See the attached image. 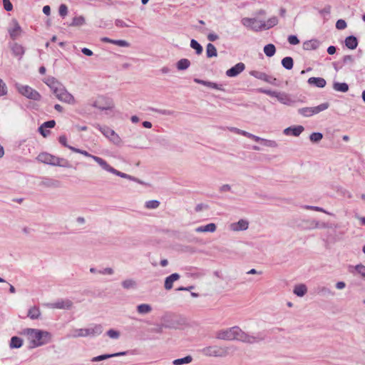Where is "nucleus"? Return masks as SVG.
<instances>
[{
	"label": "nucleus",
	"instance_id": "16",
	"mask_svg": "<svg viewBox=\"0 0 365 365\" xmlns=\"http://www.w3.org/2000/svg\"><path fill=\"white\" fill-rule=\"evenodd\" d=\"M180 276L178 273H173L165 279L164 287L166 290H170L173 287V283L180 279Z\"/></svg>",
	"mask_w": 365,
	"mask_h": 365
},
{
	"label": "nucleus",
	"instance_id": "17",
	"mask_svg": "<svg viewBox=\"0 0 365 365\" xmlns=\"http://www.w3.org/2000/svg\"><path fill=\"white\" fill-rule=\"evenodd\" d=\"M249 227V222L247 220L241 219L238 222L232 223L231 228L234 231H245Z\"/></svg>",
	"mask_w": 365,
	"mask_h": 365
},
{
	"label": "nucleus",
	"instance_id": "30",
	"mask_svg": "<svg viewBox=\"0 0 365 365\" xmlns=\"http://www.w3.org/2000/svg\"><path fill=\"white\" fill-rule=\"evenodd\" d=\"M307 292V287L304 284H299L294 287L293 292L297 297H303L306 294Z\"/></svg>",
	"mask_w": 365,
	"mask_h": 365
},
{
	"label": "nucleus",
	"instance_id": "20",
	"mask_svg": "<svg viewBox=\"0 0 365 365\" xmlns=\"http://www.w3.org/2000/svg\"><path fill=\"white\" fill-rule=\"evenodd\" d=\"M344 43L349 49L354 50L358 46L359 40L355 36L350 35L346 37Z\"/></svg>",
	"mask_w": 365,
	"mask_h": 365
},
{
	"label": "nucleus",
	"instance_id": "35",
	"mask_svg": "<svg viewBox=\"0 0 365 365\" xmlns=\"http://www.w3.org/2000/svg\"><path fill=\"white\" fill-rule=\"evenodd\" d=\"M192 360V356L190 355H187L182 358L174 359L172 363L173 365H183L191 363Z\"/></svg>",
	"mask_w": 365,
	"mask_h": 365
},
{
	"label": "nucleus",
	"instance_id": "7",
	"mask_svg": "<svg viewBox=\"0 0 365 365\" xmlns=\"http://www.w3.org/2000/svg\"><path fill=\"white\" fill-rule=\"evenodd\" d=\"M76 332V336H96L103 332V327L101 324H96L93 327L78 329Z\"/></svg>",
	"mask_w": 365,
	"mask_h": 365
},
{
	"label": "nucleus",
	"instance_id": "23",
	"mask_svg": "<svg viewBox=\"0 0 365 365\" xmlns=\"http://www.w3.org/2000/svg\"><path fill=\"white\" fill-rule=\"evenodd\" d=\"M92 106L101 110H108L113 109V108L114 107V104L111 101H106V104L104 105L101 104L99 101H96L93 102Z\"/></svg>",
	"mask_w": 365,
	"mask_h": 365
},
{
	"label": "nucleus",
	"instance_id": "52",
	"mask_svg": "<svg viewBox=\"0 0 365 365\" xmlns=\"http://www.w3.org/2000/svg\"><path fill=\"white\" fill-rule=\"evenodd\" d=\"M108 139L115 145L120 146L122 145V140L115 132V134L111 135Z\"/></svg>",
	"mask_w": 365,
	"mask_h": 365
},
{
	"label": "nucleus",
	"instance_id": "15",
	"mask_svg": "<svg viewBox=\"0 0 365 365\" xmlns=\"http://www.w3.org/2000/svg\"><path fill=\"white\" fill-rule=\"evenodd\" d=\"M275 98L282 104L286 106H291L294 101L291 98L289 94L285 92H278Z\"/></svg>",
	"mask_w": 365,
	"mask_h": 365
},
{
	"label": "nucleus",
	"instance_id": "53",
	"mask_svg": "<svg viewBox=\"0 0 365 365\" xmlns=\"http://www.w3.org/2000/svg\"><path fill=\"white\" fill-rule=\"evenodd\" d=\"M111 356L112 355H110V354H104L98 355L97 356L93 357L91 359V361L92 362H97V361H103V360H106V359H110Z\"/></svg>",
	"mask_w": 365,
	"mask_h": 365
},
{
	"label": "nucleus",
	"instance_id": "43",
	"mask_svg": "<svg viewBox=\"0 0 365 365\" xmlns=\"http://www.w3.org/2000/svg\"><path fill=\"white\" fill-rule=\"evenodd\" d=\"M250 74L257 78V79H259V80H262L264 82L267 81V78H268V76L267 73H264V72H261V71H251L250 72Z\"/></svg>",
	"mask_w": 365,
	"mask_h": 365
},
{
	"label": "nucleus",
	"instance_id": "33",
	"mask_svg": "<svg viewBox=\"0 0 365 365\" xmlns=\"http://www.w3.org/2000/svg\"><path fill=\"white\" fill-rule=\"evenodd\" d=\"M333 88L336 91L346 93L349 91V85L345 82H334Z\"/></svg>",
	"mask_w": 365,
	"mask_h": 365
},
{
	"label": "nucleus",
	"instance_id": "2",
	"mask_svg": "<svg viewBox=\"0 0 365 365\" xmlns=\"http://www.w3.org/2000/svg\"><path fill=\"white\" fill-rule=\"evenodd\" d=\"M24 334L31 339L32 347H38L49 342L51 334L40 329L26 328L23 330Z\"/></svg>",
	"mask_w": 365,
	"mask_h": 365
},
{
	"label": "nucleus",
	"instance_id": "38",
	"mask_svg": "<svg viewBox=\"0 0 365 365\" xmlns=\"http://www.w3.org/2000/svg\"><path fill=\"white\" fill-rule=\"evenodd\" d=\"M329 107V103L328 102L323 103L317 106L312 107V115L318 114L320 112L327 110Z\"/></svg>",
	"mask_w": 365,
	"mask_h": 365
},
{
	"label": "nucleus",
	"instance_id": "55",
	"mask_svg": "<svg viewBox=\"0 0 365 365\" xmlns=\"http://www.w3.org/2000/svg\"><path fill=\"white\" fill-rule=\"evenodd\" d=\"M258 92L261 93L267 94L271 97H274V98L277 96L276 94L277 93V91H272V90L266 89V88H259Z\"/></svg>",
	"mask_w": 365,
	"mask_h": 365
},
{
	"label": "nucleus",
	"instance_id": "42",
	"mask_svg": "<svg viewBox=\"0 0 365 365\" xmlns=\"http://www.w3.org/2000/svg\"><path fill=\"white\" fill-rule=\"evenodd\" d=\"M86 24V19L83 16H75L73 18L70 26H81Z\"/></svg>",
	"mask_w": 365,
	"mask_h": 365
},
{
	"label": "nucleus",
	"instance_id": "51",
	"mask_svg": "<svg viewBox=\"0 0 365 365\" xmlns=\"http://www.w3.org/2000/svg\"><path fill=\"white\" fill-rule=\"evenodd\" d=\"M56 162H58V164H56V166L63 167V168H70L69 162L63 158L56 157Z\"/></svg>",
	"mask_w": 365,
	"mask_h": 365
},
{
	"label": "nucleus",
	"instance_id": "28",
	"mask_svg": "<svg viewBox=\"0 0 365 365\" xmlns=\"http://www.w3.org/2000/svg\"><path fill=\"white\" fill-rule=\"evenodd\" d=\"M92 159H93L103 170L109 173H110L113 168L102 158L98 156H92Z\"/></svg>",
	"mask_w": 365,
	"mask_h": 365
},
{
	"label": "nucleus",
	"instance_id": "34",
	"mask_svg": "<svg viewBox=\"0 0 365 365\" xmlns=\"http://www.w3.org/2000/svg\"><path fill=\"white\" fill-rule=\"evenodd\" d=\"M206 56L209 58L217 56V48L211 43H207L206 46Z\"/></svg>",
	"mask_w": 365,
	"mask_h": 365
},
{
	"label": "nucleus",
	"instance_id": "46",
	"mask_svg": "<svg viewBox=\"0 0 365 365\" xmlns=\"http://www.w3.org/2000/svg\"><path fill=\"white\" fill-rule=\"evenodd\" d=\"M323 138V134L320 132H313L309 135V140L313 143H317Z\"/></svg>",
	"mask_w": 365,
	"mask_h": 365
},
{
	"label": "nucleus",
	"instance_id": "49",
	"mask_svg": "<svg viewBox=\"0 0 365 365\" xmlns=\"http://www.w3.org/2000/svg\"><path fill=\"white\" fill-rule=\"evenodd\" d=\"M302 207L306 210L322 212L326 213L329 215H333L332 213L325 210L324 208H322L321 207L314 206V205H304Z\"/></svg>",
	"mask_w": 365,
	"mask_h": 365
},
{
	"label": "nucleus",
	"instance_id": "61",
	"mask_svg": "<svg viewBox=\"0 0 365 365\" xmlns=\"http://www.w3.org/2000/svg\"><path fill=\"white\" fill-rule=\"evenodd\" d=\"M107 335L111 339H118L120 336V332L115 329H110L107 331Z\"/></svg>",
	"mask_w": 365,
	"mask_h": 365
},
{
	"label": "nucleus",
	"instance_id": "19",
	"mask_svg": "<svg viewBox=\"0 0 365 365\" xmlns=\"http://www.w3.org/2000/svg\"><path fill=\"white\" fill-rule=\"evenodd\" d=\"M43 81L50 88L52 92L56 90V88L62 84L56 78L53 76H48L43 79Z\"/></svg>",
	"mask_w": 365,
	"mask_h": 365
},
{
	"label": "nucleus",
	"instance_id": "57",
	"mask_svg": "<svg viewBox=\"0 0 365 365\" xmlns=\"http://www.w3.org/2000/svg\"><path fill=\"white\" fill-rule=\"evenodd\" d=\"M41 125V130H43V128H53L56 125V121L54 120H49L45 121Z\"/></svg>",
	"mask_w": 365,
	"mask_h": 365
},
{
	"label": "nucleus",
	"instance_id": "25",
	"mask_svg": "<svg viewBox=\"0 0 365 365\" xmlns=\"http://www.w3.org/2000/svg\"><path fill=\"white\" fill-rule=\"evenodd\" d=\"M110 173L114 174V175H115L117 176H119V177H120L122 178H126V179H128V180H130L131 181L137 182L138 183H142V182L139 179L136 178L135 177L130 175H128V174H126L125 173L120 172V171L115 169L114 168L111 170Z\"/></svg>",
	"mask_w": 365,
	"mask_h": 365
},
{
	"label": "nucleus",
	"instance_id": "63",
	"mask_svg": "<svg viewBox=\"0 0 365 365\" xmlns=\"http://www.w3.org/2000/svg\"><path fill=\"white\" fill-rule=\"evenodd\" d=\"M347 26L346 22L344 19H339L336 23V28L339 30H343Z\"/></svg>",
	"mask_w": 365,
	"mask_h": 365
},
{
	"label": "nucleus",
	"instance_id": "39",
	"mask_svg": "<svg viewBox=\"0 0 365 365\" xmlns=\"http://www.w3.org/2000/svg\"><path fill=\"white\" fill-rule=\"evenodd\" d=\"M264 52L267 57H272L276 53V47L272 43H268L264 46Z\"/></svg>",
	"mask_w": 365,
	"mask_h": 365
},
{
	"label": "nucleus",
	"instance_id": "40",
	"mask_svg": "<svg viewBox=\"0 0 365 365\" xmlns=\"http://www.w3.org/2000/svg\"><path fill=\"white\" fill-rule=\"evenodd\" d=\"M41 315V312L38 307H33L29 309L28 317L31 319H37Z\"/></svg>",
	"mask_w": 365,
	"mask_h": 365
},
{
	"label": "nucleus",
	"instance_id": "22",
	"mask_svg": "<svg viewBox=\"0 0 365 365\" xmlns=\"http://www.w3.org/2000/svg\"><path fill=\"white\" fill-rule=\"evenodd\" d=\"M320 46V41L317 39H312L306 41L303 43V48L304 50L312 51L317 49Z\"/></svg>",
	"mask_w": 365,
	"mask_h": 365
},
{
	"label": "nucleus",
	"instance_id": "58",
	"mask_svg": "<svg viewBox=\"0 0 365 365\" xmlns=\"http://www.w3.org/2000/svg\"><path fill=\"white\" fill-rule=\"evenodd\" d=\"M289 44L295 46L299 43V39L296 35H289L287 38Z\"/></svg>",
	"mask_w": 365,
	"mask_h": 365
},
{
	"label": "nucleus",
	"instance_id": "11",
	"mask_svg": "<svg viewBox=\"0 0 365 365\" xmlns=\"http://www.w3.org/2000/svg\"><path fill=\"white\" fill-rule=\"evenodd\" d=\"M304 128L302 125H292L286 128L283 130V133L285 135H292L294 137H298L300 134L304 131Z\"/></svg>",
	"mask_w": 365,
	"mask_h": 365
},
{
	"label": "nucleus",
	"instance_id": "18",
	"mask_svg": "<svg viewBox=\"0 0 365 365\" xmlns=\"http://www.w3.org/2000/svg\"><path fill=\"white\" fill-rule=\"evenodd\" d=\"M93 125L108 139L115 134V131L107 125H101L98 123L93 124Z\"/></svg>",
	"mask_w": 365,
	"mask_h": 365
},
{
	"label": "nucleus",
	"instance_id": "26",
	"mask_svg": "<svg viewBox=\"0 0 365 365\" xmlns=\"http://www.w3.org/2000/svg\"><path fill=\"white\" fill-rule=\"evenodd\" d=\"M110 173L114 174V175H115L117 176H119V177H120L122 178H126V179H128V180H130L131 181L137 182L138 183H142V182L139 179L136 178L135 177L130 175H128V174H126L125 173L120 172V171L115 169L114 168L111 170Z\"/></svg>",
	"mask_w": 365,
	"mask_h": 365
},
{
	"label": "nucleus",
	"instance_id": "27",
	"mask_svg": "<svg viewBox=\"0 0 365 365\" xmlns=\"http://www.w3.org/2000/svg\"><path fill=\"white\" fill-rule=\"evenodd\" d=\"M110 173L114 174V175H115L117 176H119V177H120L122 178H126V179H128V180H130L131 181L137 182L138 183H142V182L139 179L136 178L135 177L130 175H128V174H126L125 173L120 172V171L115 169L114 168L111 170Z\"/></svg>",
	"mask_w": 365,
	"mask_h": 365
},
{
	"label": "nucleus",
	"instance_id": "62",
	"mask_svg": "<svg viewBox=\"0 0 365 365\" xmlns=\"http://www.w3.org/2000/svg\"><path fill=\"white\" fill-rule=\"evenodd\" d=\"M354 61V58L351 55H346L343 57L341 63H343V66L348 64V63H353Z\"/></svg>",
	"mask_w": 365,
	"mask_h": 365
},
{
	"label": "nucleus",
	"instance_id": "3",
	"mask_svg": "<svg viewBox=\"0 0 365 365\" xmlns=\"http://www.w3.org/2000/svg\"><path fill=\"white\" fill-rule=\"evenodd\" d=\"M257 20L255 18H243L241 21L243 26L251 30L259 32L262 30H268L277 25L279 20L277 16H272L265 22L264 21H260V24L258 26H252L251 24L256 23Z\"/></svg>",
	"mask_w": 365,
	"mask_h": 365
},
{
	"label": "nucleus",
	"instance_id": "32",
	"mask_svg": "<svg viewBox=\"0 0 365 365\" xmlns=\"http://www.w3.org/2000/svg\"><path fill=\"white\" fill-rule=\"evenodd\" d=\"M190 66V61L187 58H181L176 63V68L178 71L187 70Z\"/></svg>",
	"mask_w": 365,
	"mask_h": 365
},
{
	"label": "nucleus",
	"instance_id": "13",
	"mask_svg": "<svg viewBox=\"0 0 365 365\" xmlns=\"http://www.w3.org/2000/svg\"><path fill=\"white\" fill-rule=\"evenodd\" d=\"M10 48L13 55L21 60L25 53L24 47L18 43H13L10 44Z\"/></svg>",
	"mask_w": 365,
	"mask_h": 365
},
{
	"label": "nucleus",
	"instance_id": "14",
	"mask_svg": "<svg viewBox=\"0 0 365 365\" xmlns=\"http://www.w3.org/2000/svg\"><path fill=\"white\" fill-rule=\"evenodd\" d=\"M307 83L312 86L319 88H323L327 85L326 80L322 77H310L308 78Z\"/></svg>",
	"mask_w": 365,
	"mask_h": 365
},
{
	"label": "nucleus",
	"instance_id": "44",
	"mask_svg": "<svg viewBox=\"0 0 365 365\" xmlns=\"http://www.w3.org/2000/svg\"><path fill=\"white\" fill-rule=\"evenodd\" d=\"M123 287L125 289H135L137 287V284L135 280L132 279H128L122 282Z\"/></svg>",
	"mask_w": 365,
	"mask_h": 365
},
{
	"label": "nucleus",
	"instance_id": "60",
	"mask_svg": "<svg viewBox=\"0 0 365 365\" xmlns=\"http://www.w3.org/2000/svg\"><path fill=\"white\" fill-rule=\"evenodd\" d=\"M8 90L6 83L0 78V97L7 94Z\"/></svg>",
	"mask_w": 365,
	"mask_h": 365
},
{
	"label": "nucleus",
	"instance_id": "8",
	"mask_svg": "<svg viewBox=\"0 0 365 365\" xmlns=\"http://www.w3.org/2000/svg\"><path fill=\"white\" fill-rule=\"evenodd\" d=\"M37 160L44 164L56 166L58 162H56V156L48 153H41L37 157Z\"/></svg>",
	"mask_w": 365,
	"mask_h": 365
},
{
	"label": "nucleus",
	"instance_id": "10",
	"mask_svg": "<svg viewBox=\"0 0 365 365\" xmlns=\"http://www.w3.org/2000/svg\"><path fill=\"white\" fill-rule=\"evenodd\" d=\"M12 24H14V27L9 28L8 29V32L10 36V38L13 41H15L21 36L22 33V29L19 25V22L16 19L12 20Z\"/></svg>",
	"mask_w": 365,
	"mask_h": 365
},
{
	"label": "nucleus",
	"instance_id": "5",
	"mask_svg": "<svg viewBox=\"0 0 365 365\" xmlns=\"http://www.w3.org/2000/svg\"><path fill=\"white\" fill-rule=\"evenodd\" d=\"M15 87L18 92L26 98L35 101H39L41 99V95L35 89L29 86L21 85L16 83Z\"/></svg>",
	"mask_w": 365,
	"mask_h": 365
},
{
	"label": "nucleus",
	"instance_id": "1",
	"mask_svg": "<svg viewBox=\"0 0 365 365\" xmlns=\"http://www.w3.org/2000/svg\"><path fill=\"white\" fill-rule=\"evenodd\" d=\"M267 334L264 331H259L255 336L250 335L242 331L239 327L235 326L226 329H221L216 333V339L221 340L240 341L247 344L259 343L265 339Z\"/></svg>",
	"mask_w": 365,
	"mask_h": 365
},
{
	"label": "nucleus",
	"instance_id": "36",
	"mask_svg": "<svg viewBox=\"0 0 365 365\" xmlns=\"http://www.w3.org/2000/svg\"><path fill=\"white\" fill-rule=\"evenodd\" d=\"M282 66L287 70H291L294 66V60L290 56H286L281 61Z\"/></svg>",
	"mask_w": 365,
	"mask_h": 365
},
{
	"label": "nucleus",
	"instance_id": "59",
	"mask_svg": "<svg viewBox=\"0 0 365 365\" xmlns=\"http://www.w3.org/2000/svg\"><path fill=\"white\" fill-rule=\"evenodd\" d=\"M241 133H242L244 136L247 137V138H250V139H252V140H255V142H257V143H258V142H259L260 137H259V136H257V135H254V134H252V133H248V132L245 131V130H242V131H241Z\"/></svg>",
	"mask_w": 365,
	"mask_h": 365
},
{
	"label": "nucleus",
	"instance_id": "9",
	"mask_svg": "<svg viewBox=\"0 0 365 365\" xmlns=\"http://www.w3.org/2000/svg\"><path fill=\"white\" fill-rule=\"evenodd\" d=\"M245 69V65L242 62L236 63L235 66L226 71V75L228 77L233 78L237 76Z\"/></svg>",
	"mask_w": 365,
	"mask_h": 365
},
{
	"label": "nucleus",
	"instance_id": "21",
	"mask_svg": "<svg viewBox=\"0 0 365 365\" xmlns=\"http://www.w3.org/2000/svg\"><path fill=\"white\" fill-rule=\"evenodd\" d=\"M58 99L61 101L69 103L74 104L76 101L73 95L68 92L66 89L62 93H59L58 96Z\"/></svg>",
	"mask_w": 365,
	"mask_h": 365
},
{
	"label": "nucleus",
	"instance_id": "4",
	"mask_svg": "<svg viewBox=\"0 0 365 365\" xmlns=\"http://www.w3.org/2000/svg\"><path fill=\"white\" fill-rule=\"evenodd\" d=\"M161 320L166 329H180L187 323V320L184 317L176 314H166L162 317Z\"/></svg>",
	"mask_w": 365,
	"mask_h": 365
},
{
	"label": "nucleus",
	"instance_id": "41",
	"mask_svg": "<svg viewBox=\"0 0 365 365\" xmlns=\"http://www.w3.org/2000/svg\"><path fill=\"white\" fill-rule=\"evenodd\" d=\"M190 47L195 51V53L197 55L202 54V53L203 51L202 46L195 39H191V41H190Z\"/></svg>",
	"mask_w": 365,
	"mask_h": 365
},
{
	"label": "nucleus",
	"instance_id": "12",
	"mask_svg": "<svg viewBox=\"0 0 365 365\" xmlns=\"http://www.w3.org/2000/svg\"><path fill=\"white\" fill-rule=\"evenodd\" d=\"M73 306V302L70 299H60L51 304L53 309L69 310Z\"/></svg>",
	"mask_w": 365,
	"mask_h": 365
},
{
	"label": "nucleus",
	"instance_id": "31",
	"mask_svg": "<svg viewBox=\"0 0 365 365\" xmlns=\"http://www.w3.org/2000/svg\"><path fill=\"white\" fill-rule=\"evenodd\" d=\"M9 346L11 349H19L23 346V339L17 336L11 338Z\"/></svg>",
	"mask_w": 365,
	"mask_h": 365
},
{
	"label": "nucleus",
	"instance_id": "48",
	"mask_svg": "<svg viewBox=\"0 0 365 365\" xmlns=\"http://www.w3.org/2000/svg\"><path fill=\"white\" fill-rule=\"evenodd\" d=\"M312 107H304L298 109V113L304 117L312 116Z\"/></svg>",
	"mask_w": 365,
	"mask_h": 365
},
{
	"label": "nucleus",
	"instance_id": "6",
	"mask_svg": "<svg viewBox=\"0 0 365 365\" xmlns=\"http://www.w3.org/2000/svg\"><path fill=\"white\" fill-rule=\"evenodd\" d=\"M200 353L206 356L223 357L227 354V349L218 347L217 346H208L199 350Z\"/></svg>",
	"mask_w": 365,
	"mask_h": 365
},
{
	"label": "nucleus",
	"instance_id": "47",
	"mask_svg": "<svg viewBox=\"0 0 365 365\" xmlns=\"http://www.w3.org/2000/svg\"><path fill=\"white\" fill-rule=\"evenodd\" d=\"M147 110L154 111L165 115H171L174 113V111L171 110L158 109L153 107H148Z\"/></svg>",
	"mask_w": 365,
	"mask_h": 365
},
{
	"label": "nucleus",
	"instance_id": "37",
	"mask_svg": "<svg viewBox=\"0 0 365 365\" xmlns=\"http://www.w3.org/2000/svg\"><path fill=\"white\" fill-rule=\"evenodd\" d=\"M137 312L141 314H146L151 312L152 307L148 304H140L136 307Z\"/></svg>",
	"mask_w": 365,
	"mask_h": 365
},
{
	"label": "nucleus",
	"instance_id": "50",
	"mask_svg": "<svg viewBox=\"0 0 365 365\" xmlns=\"http://www.w3.org/2000/svg\"><path fill=\"white\" fill-rule=\"evenodd\" d=\"M160 204V201L157 200H151L145 202V207L148 209H156L159 207Z\"/></svg>",
	"mask_w": 365,
	"mask_h": 365
},
{
	"label": "nucleus",
	"instance_id": "54",
	"mask_svg": "<svg viewBox=\"0 0 365 365\" xmlns=\"http://www.w3.org/2000/svg\"><path fill=\"white\" fill-rule=\"evenodd\" d=\"M112 44L117 45L120 47H128L130 46V43L127 41L123 39H113Z\"/></svg>",
	"mask_w": 365,
	"mask_h": 365
},
{
	"label": "nucleus",
	"instance_id": "24",
	"mask_svg": "<svg viewBox=\"0 0 365 365\" xmlns=\"http://www.w3.org/2000/svg\"><path fill=\"white\" fill-rule=\"evenodd\" d=\"M110 173L114 174V175H115L117 176H119V177H120L122 178H126V179H128V180H130L131 181L137 182L138 183H142V182L139 179L136 178L135 177L130 175H128V174H126L125 173L120 172V171L115 169L114 168L111 170Z\"/></svg>",
	"mask_w": 365,
	"mask_h": 365
},
{
	"label": "nucleus",
	"instance_id": "29",
	"mask_svg": "<svg viewBox=\"0 0 365 365\" xmlns=\"http://www.w3.org/2000/svg\"><path fill=\"white\" fill-rule=\"evenodd\" d=\"M217 226L215 223H209L203 226H200L195 229L197 232H213L216 230Z\"/></svg>",
	"mask_w": 365,
	"mask_h": 365
},
{
	"label": "nucleus",
	"instance_id": "45",
	"mask_svg": "<svg viewBox=\"0 0 365 365\" xmlns=\"http://www.w3.org/2000/svg\"><path fill=\"white\" fill-rule=\"evenodd\" d=\"M262 145L269 148H277L278 146L277 143L275 140H267L260 138L259 142Z\"/></svg>",
	"mask_w": 365,
	"mask_h": 365
},
{
	"label": "nucleus",
	"instance_id": "64",
	"mask_svg": "<svg viewBox=\"0 0 365 365\" xmlns=\"http://www.w3.org/2000/svg\"><path fill=\"white\" fill-rule=\"evenodd\" d=\"M356 271L364 278H365V266L359 264L355 267Z\"/></svg>",
	"mask_w": 365,
	"mask_h": 365
},
{
	"label": "nucleus",
	"instance_id": "56",
	"mask_svg": "<svg viewBox=\"0 0 365 365\" xmlns=\"http://www.w3.org/2000/svg\"><path fill=\"white\" fill-rule=\"evenodd\" d=\"M58 13L61 17L64 18L68 14V6L64 4H61L58 8Z\"/></svg>",
	"mask_w": 365,
	"mask_h": 365
}]
</instances>
